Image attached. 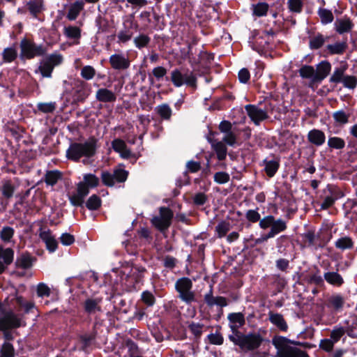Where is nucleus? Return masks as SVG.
<instances>
[{
	"label": "nucleus",
	"mask_w": 357,
	"mask_h": 357,
	"mask_svg": "<svg viewBox=\"0 0 357 357\" xmlns=\"http://www.w3.org/2000/svg\"><path fill=\"white\" fill-rule=\"evenodd\" d=\"M246 219L252 222L256 223L259 222V226L262 229L270 228V231L261 238H258L257 243H261L267 241L269 238H274L278 234L285 231L287 228V222L281 218L275 219L273 215H268L261 218V215L258 212V208L256 209H250L245 212Z\"/></svg>",
	"instance_id": "nucleus-1"
},
{
	"label": "nucleus",
	"mask_w": 357,
	"mask_h": 357,
	"mask_svg": "<svg viewBox=\"0 0 357 357\" xmlns=\"http://www.w3.org/2000/svg\"><path fill=\"white\" fill-rule=\"evenodd\" d=\"M272 343L277 349L275 357H310L308 354L290 344H299V342L291 341L283 336H275L272 340Z\"/></svg>",
	"instance_id": "nucleus-2"
},
{
	"label": "nucleus",
	"mask_w": 357,
	"mask_h": 357,
	"mask_svg": "<svg viewBox=\"0 0 357 357\" xmlns=\"http://www.w3.org/2000/svg\"><path fill=\"white\" fill-rule=\"evenodd\" d=\"M97 142L98 139L91 137L84 143H72L66 151V156L74 161L79 160L83 156L90 158L96 153Z\"/></svg>",
	"instance_id": "nucleus-3"
},
{
	"label": "nucleus",
	"mask_w": 357,
	"mask_h": 357,
	"mask_svg": "<svg viewBox=\"0 0 357 357\" xmlns=\"http://www.w3.org/2000/svg\"><path fill=\"white\" fill-rule=\"evenodd\" d=\"M228 337L244 352L257 349L264 341L263 337L259 333L244 334L241 332L237 335H229Z\"/></svg>",
	"instance_id": "nucleus-4"
},
{
	"label": "nucleus",
	"mask_w": 357,
	"mask_h": 357,
	"mask_svg": "<svg viewBox=\"0 0 357 357\" xmlns=\"http://www.w3.org/2000/svg\"><path fill=\"white\" fill-rule=\"evenodd\" d=\"M174 289L177 293L176 298L187 305L197 301L196 293L192 289L193 282L188 277H182L176 280Z\"/></svg>",
	"instance_id": "nucleus-5"
},
{
	"label": "nucleus",
	"mask_w": 357,
	"mask_h": 357,
	"mask_svg": "<svg viewBox=\"0 0 357 357\" xmlns=\"http://www.w3.org/2000/svg\"><path fill=\"white\" fill-rule=\"evenodd\" d=\"M170 80L176 87H181L183 85L192 87L196 89L197 77L192 71L185 70L181 68H175L171 72Z\"/></svg>",
	"instance_id": "nucleus-6"
},
{
	"label": "nucleus",
	"mask_w": 357,
	"mask_h": 357,
	"mask_svg": "<svg viewBox=\"0 0 357 357\" xmlns=\"http://www.w3.org/2000/svg\"><path fill=\"white\" fill-rule=\"evenodd\" d=\"M344 196V192L337 185L328 184L323 190V202L320 204L321 210H327L333 206L335 202Z\"/></svg>",
	"instance_id": "nucleus-7"
},
{
	"label": "nucleus",
	"mask_w": 357,
	"mask_h": 357,
	"mask_svg": "<svg viewBox=\"0 0 357 357\" xmlns=\"http://www.w3.org/2000/svg\"><path fill=\"white\" fill-rule=\"evenodd\" d=\"M62 62L63 56L60 54H51L40 61L38 70L43 77L50 78L54 68Z\"/></svg>",
	"instance_id": "nucleus-8"
},
{
	"label": "nucleus",
	"mask_w": 357,
	"mask_h": 357,
	"mask_svg": "<svg viewBox=\"0 0 357 357\" xmlns=\"http://www.w3.org/2000/svg\"><path fill=\"white\" fill-rule=\"evenodd\" d=\"M128 176V171L117 168L114 169L113 172L102 171L100 178L103 185L107 187H113L116 183H124L127 180Z\"/></svg>",
	"instance_id": "nucleus-9"
},
{
	"label": "nucleus",
	"mask_w": 357,
	"mask_h": 357,
	"mask_svg": "<svg viewBox=\"0 0 357 357\" xmlns=\"http://www.w3.org/2000/svg\"><path fill=\"white\" fill-rule=\"evenodd\" d=\"M20 326V320L11 311L6 312L2 317H0V331H3L4 338L6 340H11L13 336L8 329L18 328Z\"/></svg>",
	"instance_id": "nucleus-10"
},
{
	"label": "nucleus",
	"mask_w": 357,
	"mask_h": 357,
	"mask_svg": "<svg viewBox=\"0 0 357 357\" xmlns=\"http://www.w3.org/2000/svg\"><path fill=\"white\" fill-rule=\"evenodd\" d=\"M138 28L137 24L134 21L132 17L126 19L123 24V28L116 35L117 42L125 43L128 42L137 32Z\"/></svg>",
	"instance_id": "nucleus-11"
},
{
	"label": "nucleus",
	"mask_w": 357,
	"mask_h": 357,
	"mask_svg": "<svg viewBox=\"0 0 357 357\" xmlns=\"http://www.w3.org/2000/svg\"><path fill=\"white\" fill-rule=\"evenodd\" d=\"M204 301L208 307H213L214 306L219 307V317L223 313L222 308L229 305L228 300L226 297L222 296H213V289L212 286H210L209 291L204 294Z\"/></svg>",
	"instance_id": "nucleus-12"
},
{
	"label": "nucleus",
	"mask_w": 357,
	"mask_h": 357,
	"mask_svg": "<svg viewBox=\"0 0 357 357\" xmlns=\"http://www.w3.org/2000/svg\"><path fill=\"white\" fill-rule=\"evenodd\" d=\"M345 303V297L341 294L335 293L327 298L326 305L331 312L337 314L343 310Z\"/></svg>",
	"instance_id": "nucleus-13"
},
{
	"label": "nucleus",
	"mask_w": 357,
	"mask_h": 357,
	"mask_svg": "<svg viewBox=\"0 0 357 357\" xmlns=\"http://www.w3.org/2000/svg\"><path fill=\"white\" fill-rule=\"evenodd\" d=\"M109 63L112 67L118 70L128 69L130 65V61L127 53L117 52L110 56Z\"/></svg>",
	"instance_id": "nucleus-14"
},
{
	"label": "nucleus",
	"mask_w": 357,
	"mask_h": 357,
	"mask_svg": "<svg viewBox=\"0 0 357 357\" xmlns=\"http://www.w3.org/2000/svg\"><path fill=\"white\" fill-rule=\"evenodd\" d=\"M89 193V190L84 186L82 183H78L75 192L69 195V201L74 206H82L84 203L85 197Z\"/></svg>",
	"instance_id": "nucleus-15"
},
{
	"label": "nucleus",
	"mask_w": 357,
	"mask_h": 357,
	"mask_svg": "<svg viewBox=\"0 0 357 357\" xmlns=\"http://www.w3.org/2000/svg\"><path fill=\"white\" fill-rule=\"evenodd\" d=\"M89 96V89L84 82L76 85L72 91V105L83 102Z\"/></svg>",
	"instance_id": "nucleus-16"
},
{
	"label": "nucleus",
	"mask_w": 357,
	"mask_h": 357,
	"mask_svg": "<svg viewBox=\"0 0 357 357\" xmlns=\"http://www.w3.org/2000/svg\"><path fill=\"white\" fill-rule=\"evenodd\" d=\"M229 326L231 331V335H237L241 332L238 329L245 325V319L244 314L242 312H231L227 316Z\"/></svg>",
	"instance_id": "nucleus-17"
},
{
	"label": "nucleus",
	"mask_w": 357,
	"mask_h": 357,
	"mask_svg": "<svg viewBox=\"0 0 357 357\" xmlns=\"http://www.w3.org/2000/svg\"><path fill=\"white\" fill-rule=\"evenodd\" d=\"M245 109L248 116L257 126L268 118L266 112L256 105H247L245 106Z\"/></svg>",
	"instance_id": "nucleus-18"
},
{
	"label": "nucleus",
	"mask_w": 357,
	"mask_h": 357,
	"mask_svg": "<svg viewBox=\"0 0 357 357\" xmlns=\"http://www.w3.org/2000/svg\"><path fill=\"white\" fill-rule=\"evenodd\" d=\"M192 46H186L185 48H183V51L186 52L187 55L185 56H188L189 59H193L194 62L199 63L202 66H206L210 64L211 62L214 59L213 54L208 53L207 52L204 51L199 52L198 59L192 57Z\"/></svg>",
	"instance_id": "nucleus-19"
},
{
	"label": "nucleus",
	"mask_w": 357,
	"mask_h": 357,
	"mask_svg": "<svg viewBox=\"0 0 357 357\" xmlns=\"http://www.w3.org/2000/svg\"><path fill=\"white\" fill-rule=\"evenodd\" d=\"M20 58L22 60L31 59L35 56L43 55L46 50L43 46H20Z\"/></svg>",
	"instance_id": "nucleus-20"
},
{
	"label": "nucleus",
	"mask_w": 357,
	"mask_h": 357,
	"mask_svg": "<svg viewBox=\"0 0 357 357\" xmlns=\"http://www.w3.org/2000/svg\"><path fill=\"white\" fill-rule=\"evenodd\" d=\"M14 250L12 248H4L0 245V274L13 261Z\"/></svg>",
	"instance_id": "nucleus-21"
},
{
	"label": "nucleus",
	"mask_w": 357,
	"mask_h": 357,
	"mask_svg": "<svg viewBox=\"0 0 357 357\" xmlns=\"http://www.w3.org/2000/svg\"><path fill=\"white\" fill-rule=\"evenodd\" d=\"M36 261L35 257L31 256L28 252H25L17 257L15 266L17 268L29 269L32 267Z\"/></svg>",
	"instance_id": "nucleus-22"
},
{
	"label": "nucleus",
	"mask_w": 357,
	"mask_h": 357,
	"mask_svg": "<svg viewBox=\"0 0 357 357\" xmlns=\"http://www.w3.org/2000/svg\"><path fill=\"white\" fill-rule=\"evenodd\" d=\"M268 320L274 325L278 329L282 332H287L288 330V324L283 317V315L270 311L268 314Z\"/></svg>",
	"instance_id": "nucleus-23"
},
{
	"label": "nucleus",
	"mask_w": 357,
	"mask_h": 357,
	"mask_svg": "<svg viewBox=\"0 0 357 357\" xmlns=\"http://www.w3.org/2000/svg\"><path fill=\"white\" fill-rule=\"evenodd\" d=\"M331 70V65L328 61H321L317 65L314 80L317 82H321L329 75Z\"/></svg>",
	"instance_id": "nucleus-24"
},
{
	"label": "nucleus",
	"mask_w": 357,
	"mask_h": 357,
	"mask_svg": "<svg viewBox=\"0 0 357 357\" xmlns=\"http://www.w3.org/2000/svg\"><path fill=\"white\" fill-rule=\"evenodd\" d=\"M307 137L310 143L317 146H321L326 141L324 132L321 130L315 128L308 132Z\"/></svg>",
	"instance_id": "nucleus-25"
},
{
	"label": "nucleus",
	"mask_w": 357,
	"mask_h": 357,
	"mask_svg": "<svg viewBox=\"0 0 357 357\" xmlns=\"http://www.w3.org/2000/svg\"><path fill=\"white\" fill-rule=\"evenodd\" d=\"M39 236L40 238L45 243L47 249L50 252H54L57 249L58 243L55 238L52 235L50 229L40 231Z\"/></svg>",
	"instance_id": "nucleus-26"
},
{
	"label": "nucleus",
	"mask_w": 357,
	"mask_h": 357,
	"mask_svg": "<svg viewBox=\"0 0 357 357\" xmlns=\"http://www.w3.org/2000/svg\"><path fill=\"white\" fill-rule=\"evenodd\" d=\"M97 100L102 102H112L116 99V94L106 88L99 89L96 93Z\"/></svg>",
	"instance_id": "nucleus-27"
},
{
	"label": "nucleus",
	"mask_w": 357,
	"mask_h": 357,
	"mask_svg": "<svg viewBox=\"0 0 357 357\" xmlns=\"http://www.w3.org/2000/svg\"><path fill=\"white\" fill-rule=\"evenodd\" d=\"M324 280L331 285L341 287L344 280L343 277L337 271H328L324 274Z\"/></svg>",
	"instance_id": "nucleus-28"
},
{
	"label": "nucleus",
	"mask_w": 357,
	"mask_h": 357,
	"mask_svg": "<svg viewBox=\"0 0 357 357\" xmlns=\"http://www.w3.org/2000/svg\"><path fill=\"white\" fill-rule=\"evenodd\" d=\"M112 149L117 153L121 154V156L124 158H128L130 155V151L127 148L125 142L121 139H115L112 142Z\"/></svg>",
	"instance_id": "nucleus-29"
},
{
	"label": "nucleus",
	"mask_w": 357,
	"mask_h": 357,
	"mask_svg": "<svg viewBox=\"0 0 357 357\" xmlns=\"http://www.w3.org/2000/svg\"><path fill=\"white\" fill-rule=\"evenodd\" d=\"M100 302V298H87L84 303V311L89 314H94L96 312H101Z\"/></svg>",
	"instance_id": "nucleus-30"
},
{
	"label": "nucleus",
	"mask_w": 357,
	"mask_h": 357,
	"mask_svg": "<svg viewBox=\"0 0 357 357\" xmlns=\"http://www.w3.org/2000/svg\"><path fill=\"white\" fill-rule=\"evenodd\" d=\"M208 140L211 144V146L217 155L218 159L220 161L224 160L227 154L226 145L222 142H216L211 139H208Z\"/></svg>",
	"instance_id": "nucleus-31"
},
{
	"label": "nucleus",
	"mask_w": 357,
	"mask_h": 357,
	"mask_svg": "<svg viewBox=\"0 0 357 357\" xmlns=\"http://www.w3.org/2000/svg\"><path fill=\"white\" fill-rule=\"evenodd\" d=\"M26 7L30 14L35 18L44 9L43 0H30L26 3Z\"/></svg>",
	"instance_id": "nucleus-32"
},
{
	"label": "nucleus",
	"mask_w": 357,
	"mask_h": 357,
	"mask_svg": "<svg viewBox=\"0 0 357 357\" xmlns=\"http://www.w3.org/2000/svg\"><path fill=\"white\" fill-rule=\"evenodd\" d=\"M334 25L337 32L340 34L350 31L354 26L351 21L349 18L337 19L336 20Z\"/></svg>",
	"instance_id": "nucleus-33"
},
{
	"label": "nucleus",
	"mask_w": 357,
	"mask_h": 357,
	"mask_svg": "<svg viewBox=\"0 0 357 357\" xmlns=\"http://www.w3.org/2000/svg\"><path fill=\"white\" fill-rule=\"evenodd\" d=\"M63 34L68 39L78 43L81 38V29L75 26H68L63 29Z\"/></svg>",
	"instance_id": "nucleus-34"
},
{
	"label": "nucleus",
	"mask_w": 357,
	"mask_h": 357,
	"mask_svg": "<svg viewBox=\"0 0 357 357\" xmlns=\"http://www.w3.org/2000/svg\"><path fill=\"white\" fill-rule=\"evenodd\" d=\"M263 163L265 165L264 170L269 177H273L275 174L280 167L279 159L270 160L264 159L263 160Z\"/></svg>",
	"instance_id": "nucleus-35"
},
{
	"label": "nucleus",
	"mask_w": 357,
	"mask_h": 357,
	"mask_svg": "<svg viewBox=\"0 0 357 357\" xmlns=\"http://www.w3.org/2000/svg\"><path fill=\"white\" fill-rule=\"evenodd\" d=\"M84 3L82 1H76L69 8L66 17L70 20H75L80 11L84 8Z\"/></svg>",
	"instance_id": "nucleus-36"
},
{
	"label": "nucleus",
	"mask_w": 357,
	"mask_h": 357,
	"mask_svg": "<svg viewBox=\"0 0 357 357\" xmlns=\"http://www.w3.org/2000/svg\"><path fill=\"white\" fill-rule=\"evenodd\" d=\"M87 189L94 188L99 185L100 179L93 174H85L83 176V181H80Z\"/></svg>",
	"instance_id": "nucleus-37"
},
{
	"label": "nucleus",
	"mask_w": 357,
	"mask_h": 357,
	"mask_svg": "<svg viewBox=\"0 0 357 357\" xmlns=\"http://www.w3.org/2000/svg\"><path fill=\"white\" fill-rule=\"evenodd\" d=\"M269 6L266 2H259L257 4H252V15L256 17H263L267 15Z\"/></svg>",
	"instance_id": "nucleus-38"
},
{
	"label": "nucleus",
	"mask_w": 357,
	"mask_h": 357,
	"mask_svg": "<svg viewBox=\"0 0 357 357\" xmlns=\"http://www.w3.org/2000/svg\"><path fill=\"white\" fill-rule=\"evenodd\" d=\"M300 76L303 79H310L313 82H317L314 80L315 70L313 66L304 65L298 70Z\"/></svg>",
	"instance_id": "nucleus-39"
},
{
	"label": "nucleus",
	"mask_w": 357,
	"mask_h": 357,
	"mask_svg": "<svg viewBox=\"0 0 357 357\" xmlns=\"http://www.w3.org/2000/svg\"><path fill=\"white\" fill-rule=\"evenodd\" d=\"M3 60L6 63L13 61L17 56V50L15 46H9L5 48L2 52Z\"/></svg>",
	"instance_id": "nucleus-40"
},
{
	"label": "nucleus",
	"mask_w": 357,
	"mask_h": 357,
	"mask_svg": "<svg viewBox=\"0 0 357 357\" xmlns=\"http://www.w3.org/2000/svg\"><path fill=\"white\" fill-rule=\"evenodd\" d=\"M335 246L337 249L344 250L351 248L354 246V242L350 237L344 236L338 238L335 242Z\"/></svg>",
	"instance_id": "nucleus-41"
},
{
	"label": "nucleus",
	"mask_w": 357,
	"mask_h": 357,
	"mask_svg": "<svg viewBox=\"0 0 357 357\" xmlns=\"http://www.w3.org/2000/svg\"><path fill=\"white\" fill-rule=\"evenodd\" d=\"M61 178V174L59 171H48L45 175V182L47 185H54Z\"/></svg>",
	"instance_id": "nucleus-42"
},
{
	"label": "nucleus",
	"mask_w": 357,
	"mask_h": 357,
	"mask_svg": "<svg viewBox=\"0 0 357 357\" xmlns=\"http://www.w3.org/2000/svg\"><path fill=\"white\" fill-rule=\"evenodd\" d=\"M287 4L291 13L298 14L303 10L304 0H287Z\"/></svg>",
	"instance_id": "nucleus-43"
},
{
	"label": "nucleus",
	"mask_w": 357,
	"mask_h": 357,
	"mask_svg": "<svg viewBox=\"0 0 357 357\" xmlns=\"http://www.w3.org/2000/svg\"><path fill=\"white\" fill-rule=\"evenodd\" d=\"M349 114H347L344 110H337L333 114V118L338 125H344L349 122Z\"/></svg>",
	"instance_id": "nucleus-44"
},
{
	"label": "nucleus",
	"mask_w": 357,
	"mask_h": 357,
	"mask_svg": "<svg viewBox=\"0 0 357 357\" xmlns=\"http://www.w3.org/2000/svg\"><path fill=\"white\" fill-rule=\"evenodd\" d=\"M317 13L322 24H326L333 21L334 17L330 10L320 8L317 11Z\"/></svg>",
	"instance_id": "nucleus-45"
},
{
	"label": "nucleus",
	"mask_w": 357,
	"mask_h": 357,
	"mask_svg": "<svg viewBox=\"0 0 357 357\" xmlns=\"http://www.w3.org/2000/svg\"><path fill=\"white\" fill-rule=\"evenodd\" d=\"M158 115L165 120L170 119L172 114V109L167 104H162L155 107Z\"/></svg>",
	"instance_id": "nucleus-46"
},
{
	"label": "nucleus",
	"mask_w": 357,
	"mask_h": 357,
	"mask_svg": "<svg viewBox=\"0 0 357 357\" xmlns=\"http://www.w3.org/2000/svg\"><path fill=\"white\" fill-rule=\"evenodd\" d=\"M344 67L336 68L330 77V82L337 84L342 83L344 75Z\"/></svg>",
	"instance_id": "nucleus-47"
},
{
	"label": "nucleus",
	"mask_w": 357,
	"mask_h": 357,
	"mask_svg": "<svg viewBox=\"0 0 357 357\" xmlns=\"http://www.w3.org/2000/svg\"><path fill=\"white\" fill-rule=\"evenodd\" d=\"M14 229L9 226L3 227L0 231V238L5 243H10L14 236Z\"/></svg>",
	"instance_id": "nucleus-48"
},
{
	"label": "nucleus",
	"mask_w": 357,
	"mask_h": 357,
	"mask_svg": "<svg viewBox=\"0 0 357 357\" xmlns=\"http://www.w3.org/2000/svg\"><path fill=\"white\" fill-rule=\"evenodd\" d=\"M101 206V199L96 195H91L86 202V206L89 210L95 211Z\"/></svg>",
	"instance_id": "nucleus-49"
},
{
	"label": "nucleus",
	"mask_w": 357,
	"mask_h": 357,
	"mask_svg": "<svg viewBox=\"0 0 357 357\" xmlns=\"http://www.w3.org/2000/svg\"><path fill=\"white\" fill-rule=\"evenodd\" d=\"M152 224L160 231H166L171 223L161 218V217L155 216L151 220Z\"/></svg>",
	"instance_id": "nucleus-50"
},
{
	"label": "nucleus",
	"mask_w": 357,
	"mask_h": 357,
	"mask_svg": "<svg viewBox=\"0 0 357 357\" xmlns=\"http://www.w3.org/2000/svg\"><path fill=\"white\" fill-rule=\"evenodd\" d=\"M328 146L331 149H342L345 146V142L338 137H330L328 139Z\"/></svg>",
	"instance_id": "nucleus-51"
},
{
	"label": "nucleus",
	"mask_w": 357,
	"mask_h": 357,
	"mask_svg": "<svg viewBox=\"0 0 357 357\" xmlns=\"http://www.w3.org/2000/svg\"><path fill=\"white\" fill-rule=\"evenodd\" d=\"M0 357H15V349L12 344L6 342L2 344Z\"/></svg>",
	"instance_id": "nucleus-52"
},
{
	"label": "nucleus",
	"mask_w": 357,
	"mask_h": 357,
	"mask_svg": "<svg viewBox=\"0 0 357 357\" xmlns=\"http://www.w3.org/2000/svg\"><path fill=\"white\" fill-rule=\"evenodd\" d=\"M346 330L342 326H336L331 331L330 334V338L334 343L337 342L341 337L344 335Z\"/></svg>",
	"instance_id": "nucleus-53"
},
{
	"label": "nucleus",
	"mask_w": 357,
	"mask_h": 357,
	"mask_svg": "<svg viewBox=\"0 0 357 357\" xmlns=\"http://www.w3.org/2000/svg\"><path fill=\"white\" fill-rule=\"evenodd\" d=\"M56 106L55 102H38L37 109L43 113H52L55 110Z\"/></svg>",
	"instance_id": "nucleus-54"
},
{
	"label": "nucleus",
	"mask_w": 357,
	"mask_h": 357,
	"mask_svg": "<svg viewBox=\"0 0 357 357\" xmlns=\"http://www.w3.org/2000/svg\"><path fill=\"white\" fill-rule=\"evenodd\" d=\"M230 223L226 221H222L215 227V231L219 238H222L230 230Z\"/></svg>",
	"instance_id": "nucleus-55"
},
{
	"label": "nucleus",
	"mask_w": 357,
	"mask_h": 357,
	"mask_svg": "<svg viewBox=\"0 0 357 357\" xmlns=\"http://www.w3.org/2000/svg\"><path fill=\"white\" fill-rule=\"evenodd\" d=\"M36 294L38 297H49L51 294L50 288L43 282H40L36 287Z\"/></svg>",
	"instance_id": "nucleus-56"
},
{
	"label": "nucleus",
	"mask_w": 357,
	"mask_h": 357,
	"mask_svg": "<svg viewBox=\"0 0 357 357\" xmlns=\"http://www.w3.org/2000/svg\"><path fill=\"white\" fill-rule=\"evenodd\" d=\"M15 188L11 183L10 181H6L3 182L1 192L3 195L6 198H10L13 195Z\"/></svg>",
	"instance_id": "nucleus-57"
},
{
	"label": "nucleus",
	"mask_w": 357,
	"mask_h": 357,
	"mask_svg": "<svg viewBox=\"0 0 357 357\" xmlns=\"http://www.w3.org/2000/svg\"><path fill=\"white\" fill-rule=\"evenodd\" d=\"M204 324L199 323L192 322L188 328L190 332L194 335L195 338H199L203 332Z\"/></svg>",
	"instance_id": "nucleus-58"
},
{
	"label": "nucleus",
	"mask_w": 357,
	"mask_h": 357,
	"mask_svg": "<svg viewBox=\"0 0 357 357\" xmlns=\"http://www.w3.org/2000/svg\"><path fill=\"white\" fill-rule=\"evenodd\" d=\"M214 181L218 184H225L229 181L230 176L225 172H218L214 174Z\"/></svg>",
	"instance_id": "nucleus-59"
},
{
	"label": "nucleus",
	"mask_w": 357,
	"mask_h": 357,
	"mask_svg": "<svg viewBox=\"0 0 357 357\" xmlns=\"http://www.w3.org/2000/svg\"><path fill=\"white\" fill-rule=\"evenodd\" d=\"M342 84L345 88L354 89L357 85V77L353 75H345Z\"/></svg>",
	"instance_id": "nucleus-60"
},
{
	"label": "nucleus",
	"mask_w": 357,
	"mask_h": 357,
	"mask_svg": "<svg viewBox=\"0 0 357 357\" xmlns=\"http://www.w3.org/2000/svg\"><path fill=\"white\" fill-rule=\"evenodd\" d=\"M95 75L96 70L94 68L91 66H85L81 70V76L86 80L93 79Z\"/></svg>",
	"instance_id": "nucleus-61"
},
{
	"label": "nucleus",
	"mask_w": 357,
	"mask_h": 357,
	"mask_svg": "<svg viewBox=\"0 0 357 357\" xmlns=\"http://www.w3.org/2000/svg\"><path fill=\"white\" fill-rule=\"evenodd\" d=\"M158 217H161V218L171 223V220L173 218V213L170 208L162 206L160 208V215Z\"/></svg>",
	"instance_id": "nucleus-62"
},
{
	"label": "nucleus",
	"mask_w": 357,
	"mask_h": 357,
	"mask_svg": "<svg viewBox=\"0 0 357 357\" xmlns=\"http://www.w3.org/2000/svg\"><path fill=\"white\" fill-rule=\"evenodd\" d=\"M324 278L319 274V271H317L316 273L309 276L308 282L317 286H322L324 284Z\"/></svg>",
	"instance_id": "nucleus-63"
},
{
	"label": "nucleus",
	"mask_w": 357,
	"mask_h": 357,
	"mask_svg": "<svg viewBox=\"0 0 357 357\" xmlns=\"http://www.w3.org/2000/svg\"><path fill=\"white\" fill-rule=\"evenodd\" d=\"M142 300L148 306L153 305L155 301L154 296L149 291L142 292Z\"/></svg>",
	"instance_id": "nucleus-64"
}]
</instances>
